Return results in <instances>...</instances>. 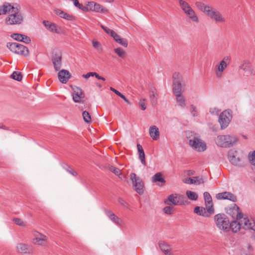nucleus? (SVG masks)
<instances>
[{
  "label": "nucleus",
  "mask_w": 255,
  "mask_h": 255,
  "mask_svg": "<svg viewBox=\"0 0 255 255\" xmlns=\"http://www.w3.org/2000/svg\"><path fill=\"white\" fill-rule=\"evenodd\" d=\"M8 13L5 22L7 25L20 24L23 21V15L17 7L8 2H4L0 5V15Z\"/></svg>",
  "instance_id": "obj_1"
},
{
  "label": "nucleus",
  "mask_w": 255,
  "mask_h": 255,
  "mask_svg": "<svg viewBox=\"0 0 255 255\" xmlns=\"http://www.w3.org/2000/svg\"><path fill=\"white\" fill-rule=\"evenodd\" d=\"M189 144L196 150L202 152L207 149L206 144L194 132L188 131L186 132Z\"/></svg>",
  "instance_id": "obj_2"
},
{
  "label": "nucleus",
  "mask_w": 255,
  "mask_h": 255,
  "mask_svg": "<svg viewBox=\"0 0 255 255\" xmlns=\"http://www.w3.org/2000/svg\"><path fill=\"white\" fill-rule=\"evenodd\" d=\"M164 203L169 206L185 205L188 202L185 197L178 194H172L164 201Z\"/></svg>",
  "instance_id": "obj_3"
},
{
  "label": "nucleus",
  "mask_w": 255,
  "mask_h": 255,
  "mask_svg": "<svg viewBox=\"0 0 255 255\" xmlns=\"http://www.w3.org/2000/svg\"><path fill=\"white\" fill-rule=\"evenodd\" d=\"M214 219L216 226L221 230L228 232L230 230V221L224 214H218L215 216Z\"/></svg>",
  "instance_id": "obj_4"
},
{
  "label": "nucleus",
  "mask_w": 255,
  "mask_h": 255,
  "mask_svg": "<svg viewBox=\"0 0 255 255\" xmlns=\"http://www.w3.org/2000/svg\"><path fill=\"white\" fill-rule=\"evenodd\" d=\"M172 89L174 94H181L182 92L183 79L182 75L178 72L173 74Z\"/></svg>",
  "instance_id": "obj_5"
},
{
  "label": "nucleus",
  "mask_w": 255,
  "mask_h": 255,
  "mask_svg": "<svg viewBox=\"0 0 255 255\" xmlns=\"http://www.w3.org/2000/svg\"><path fill=\"white\" fill-rule=\"evenodd\" d=\"M130 179L132 181V186L134 187L135 191L139 195H142L144 193V185L142 179L139 176H137L134 173H130Z\"/></svg>",
  "instance_id": "obj_6"
},
{
  "label": "nucleus",
  "mask_w": 255,
  "mask_h": 255,
  "mask_svg": "<svg viewBox=\"0 0 255 255\" xmlns=\"http://www.w3.org/2000/svg\"><path fill=\"white\" fill-rule=\"evenodd\" d=\"M7 47L11 51L24 56H26L29 54L27 47L18 43H8Z\"/></svg>",
  "instance_id": "obj_7"
},
{
  "label": "nucleus",
  "mask_w": 255,
  "mask_h": 255,
  "mask_svg": "<svg viewBox=\"0 0 255 255\" xmlns=\"http://www.w3.org/2000/svg\"><path fill=\"white\" fill-rule=\"evenodd\" d=\"M232 111L231 110L223 111L220 115L219 122L221 126V128L224 129L229 125L232 119Z\"/></svg>",
  "instance_id": "obj_8"
},
{
  "label": "nucleus",
  "mask_w": 255,
  "mask_h": 255,
  "mask_svg": "<svg viewBox=\"0 0 255 255\" xmlns=\"http://www.w3.org/2000/svg\"><path fill=\"white\" fill-rule=\"evenodd\" d=\"M206 15L217 23H223L226 21L225 17L222 14L212 6L210 7Z\"/></svg>",
  "instance_id": "obj_9"
},
{
  "label": "nucleus",
  "mask_w": 255,
  "mask_h": 255,
  "mask_svg": "<svg viewBox=\"0 0 255 255\" xmlns=\"http://www.w3.org/2000/svg\"><path fill=\"white\" fill-rule=\"evenodd\" d=\"M239 68L243 70L247 77L255 76V69L253 67L252 63L249 60H245L242 61Z\"/></svg>",
  "instance_id": "obj_10"
},
{
  "label": "nucleus",
  "mask_w": 255,
  "mask_h": 255,
  "mask_svg": "<svg viewBox=\"0 0 255 255\" xmlns=\"http://www.w3.org/2000/svg\"><path fill=\"white\" fill-rule=\"evenodd\" d=\"M237 153L236 150H230L228 154V159L233 165L240 167H243L244 166V162L241 158L236 157Z\"/></svg>",
  "instance_id": "obj_11"
},
{
  "label": "nucleus",
  "mask_w": 255,
  "mask_h": 255,
  "mask_svg": "<svg viewBox=\"0 0 255 255\" xmlns=\"http://www.w3.org/2000/svg\"><path fill=\"white\" fill-rule=\"evenodd\" d=\"M86 5L88 7V11H92L100 13H107L108 10L102 5L94 1H88Z\"/></svg>",
  "instance_id": "obj_12"
},
{
  "label": "nucleus",
  "mask_w": 255,
  "mask_h": 255,
  "mask_svg": "<svg viewBox=\"0 0 255 255\" xmlns=\"http://www.w3.org/2000/svg\"><path fill=\"white\" fill-rule=\"evenodd\" d=\"M242 224L243 225V228L245 229L251 230L254 231V233L252 235L251 238L255 239V222L252 218L249 219V218H244L242 221H241Z\"/></svg>",
  "instance_id": "obj_13"
},
{
  "label": "nucleus",
  "mask_w": 255,
  "mask_h": 255,
  "mask_svg": "<svg viewBox=\"0 0 255 255\" xmlns=\"http://www.w3.org/2000/svg\"><path fill=\"white\" fill-rule=\"evenodd\" d=\"M204 198L207 208V211L209 214H213L214 213L212 199L211 196L208 192L204 193Z\"/></svg>",
  "instance_id": "obj_14"
},
{
  "label": "nucleus",
  "mask_w": 255,
  "mask_h": 255,
  "mask_svg": "<svg viewBox=\"0 0 255 255\" xmlns=\"http://www.w3.org/2000/svg\"><path fill=\"white\" fill-rule=\"evenodd\" d=\"M104 211L105 214L109 217L110 220H111L116 225L121 227L124 224L123 220L116 216L111 210L105 209Z\"/></svg>",
  "instance_id": "obj_15"
},
{
  "label": "nucleus",
  "mask_w": 255,
  "mask_h": 255,
  "mask_svg": "<svg viewBox=\"0 0 255 255\" xmlns=\"http://www.w3.org/2000/svg\"><path fill=\"white\" fill-rule=\"evenodd\" d=\"M228 213L233 218H235L237 220L241 219L243 217V213L240 211V208L236 204H234L229 209Z\"/></svg>",
  "instance_id": "obj_16"
},
{
  "label": "nucleus",
  "mask_w": 255,
  "mask_h": 255,
  "mask_svg": "<svg viewBox=\"0 0 255 255\" xmlns=\"http://www.w3.org/2000/svg\"><path fill=\"white\" fill-rule=\"evenodd\" d=\"M216 198L219 200H229L234 202L237 201V197L229 192L219 193L216 195Z\"/></svg>",
  "instance_id": "obj_17"
},
{
  "label": "nucleus",
  "mask_w": 255,
  "mask_h": 255,
  "mask_svg": "<svg viewBox=\"0 0 255 255\" xmlns=\"http://www.w3.org/2000/svg\"><path fill=\"white\" fill-rule=\"evenodd\" d=\"M73 91V100L75 103H79L81 101V99L85 97L81 89L77 86H74L72 88Z\"/></svg>",
  "instance_id": "obj_18"
},
{
  "label": "nucleus",
  "mask_w": 255,
  "mask_h": 255,
  "mask_svg": "<svg viewBox=\"0 0 255 255\" xmlns=\"http://www.w3.org/2000/svg\"><path fill=\"white\" fill-rule=\"evenodd\" d=\"M58 76L59 81L62 83L65 84L71 78V75L68 71L63 69L59 72Z\"/></svg>",
  "instance_id": "obj_19"
},
{
  "label": "nucleus",
  "mask_w": 255,
  "mask_h": 255,
  "mask_svg": "<svg viewBox=\"0 0 255 255\" xmlns=\"http://www.w3.org/2000/svg\"><path fill=\"white\" fill-rule=\"evenodd\" d=\"M185 183L187 184H194L199 185L204 182V180L202 177L196 176L194 177L193 178H188L185 179Z\"/></svg>",
  "instance_id": "obj_20"
},
{
  "label": "nucleus",
  "mask_w": 255,
  "mask_h": 255,
  "mask_svg": "<svg viewBox=\"0 0 255 255\" xmlns=\"http://www.w3.org/2000/svg\"><path fill=\"white\" fill-rule=\"evenodd\" d=\"M61 56L55 55L52 59L54 69L56 71H59L61 67Z\"/></svg>",
  "instance_id": "obj_21"
},
{
  "label": "nucleus",
  "mask_w": 255,
  "mask_h": 255,
  "mask_svg": "<svg viewBox=\"0 0 255 255\" xmlns=\"http://www.w3.org/2000/svg\"><path fill=\"white\" fill-rule=\"evenodd\" d=\"M238 139L236 136L226 135V148L233 146L237 142Z\"/></svg>",
  "instance_id": "obj_22"
},
{
  "label": "nucleus",
  "mask_w": 255,
  "mask_h": 255,
  "mask_svg": "<svg viewBox=\"0 0 255 255\" xmlns=\"http://www.w3.org/2000/svg\"><path fill=\"white\" fill-rule=\"evenodd\" d=\"M55 11V13L61 18L68 20H74L75 19V17L73 15L69 14L61 9H56Z\"/></svg>",
  "instance_id": "obj_23"
},
{
  "label": "nucleus",
  "mask_w": 255,
  "mask_h": 255,
  "mask_svg": "<svg viewBox=\"0 0 255 255\" xmlns=\"http://www.w3.org/2000/svg\"><path fill=\"white\" fill-rule=\"evenodd\" d=\"M149 135L154 140L159 138V131L158 128L155 126H152L149 128Z\"/></svg>",
  "instance_id": "obj_24"
},
{
  "label": "nucleus",
  "mask_w": 255,
  "mask_h": 255,
  "mask_svg": "<svg viewBox=\"0 0 255 255\" xmlns=\"http://www.w3.org/2000/svg\"><path fill=\"white\" fill-rule=\"evenodd\" d=\"M158 246L160 250L164 253L165 255H172L170 252V247L164 241H159Z\"/></svg>",
  "instance_id": "obj_25"
},
{
  "label": "nucleus",
  "mask_w": 255,
  "mask_h": 255,
  "mask_svg": "<svg viewBox=\"0 0 255 255\" xmlns=\"http://www.w3.org/2000/svg\"><path fill=\"white\" fill-rule=\"evenodd\" d=\"M43 23L48 30L56 33H59L56 24L46 20H44Z\"/></svg>",
  "instance_id": "obj_26"
},
{
  "label": "nucleus",
  "mask_w": 255,
  "mask_h": 255,
  "mask_svg": "<svg viewBox=\"0 0 255 255\" xmlns=\"http://www.w3.org/2000/svg\"><path fill=\"white\" fill-rule=\"evenodd\" d=\"M194 212L197 215L203 217H208L210 214L204 207L196 206L194 209Z\"/></svg>",
  "instance_id": "obj_27"
},
{
  "label": "nucleus",
  "mask_w": 255,
  "mask_h": 255,
  "mask_svg": "<svg viewBox=\"0 0 255 255\" xmlns=\"http://www.w3.org/2000/svg\"><path fill=\"white\" fill-rule=\"evenodd\" d=\"M184 12L193 21L196 22L197 23L199 22L198 17L195 14L194 10L191 7Z\"/></svg>",
  "instance_id": "obj_28"
},
{
  "label": "nucleus",
  "mask_w": 255,
  "mask_h": 255,
  "mask_svg": "<svg viewBox=\"0 0 255 255\" xmlns=\"http://www.w3.org/2000/svg\"><path fill=\"white\" fill-rule=\"evenodd\" d=\"M136 146L138 153L139 159L140 160L141 163L145 166L146 165V161L145 160V154L143 149L140 144H137Z\"/></svg>",
  "instance_id": "obj_29"
},
{
  "label": "nucleus",
  "mask_w": 255,
  "mask_h": 255,
  "mask_svg": "<svg viewBox=\"0 0 255 255\" xmlns=\"http://www.w3.org/2000/svg\"><path fill=\"white\" fill-rule=\"evenodd\" d=\"M17 252L21 254L29 253V246L25 244H18L16 246Z\"/></svg>",
  "instance_id": "obj_30"
},
{
  "label": "nucleus",
  "mask_w": 255,
  "mask_h": 255,
  "mask_svg": "<svg viewBox=\"0 0 255 255\" xmlns=\"http://www.w3.org/2000/svg\"><path fill=\"white\" fill-rule=\"evenodd\" d=\"M226 135H220L217 136L215 139V142L217 146L226 148Z\"/></svg>",
  "instance_id": "obj_31"
},
{
  "label": "nucleus",
  "mask_w": 255,
  "mask_h": 255,
  "mask_svg": "<svg viewBox=\"0 0 255 255\" xmlns=\"http://www.w3.org/2000/svg\"><path fill=\"white\" fill-rule=\"evenodd\" d=\"M151 181L153 183L159 182L162 183L163 184H165V183L166 182L165 180L162 177V173L160 172H158L155 174L151 177Z\"/></svg>",
  "instance_id": "obj_32"
},
{
  "label": "nucleus",
  "mask_w": 255,
  "mask_h": 255,
  "mask_svg": "<svg viewBox=\"0 0 255 255\" xmlns=\"http://www.w3.org/2000/svg\"><path fill=\"white\" fill-rule=\"evenodd\" d=\"M195 5L199 10L204 12L206 14L211 6L209 5H205L204 3L200 1H197L195 3Z\"/></svg>",
  "instance_id": "obj_33"
},
{
  "label": "nucleus",
  "mask_w": 255,
  "mask_h": 255,
  "mask_svg": "<svg viewBox=\"0 0 255 255\" xmlns=\"http://www.w3.org/2000/svg\"><path fill=\"white\" fill-rule=\"evenodd\" d=\"M230 229L232 230L233 232L236 233L241 229V226L243 225L237 221H234L230 222Z\"/></svg>",
  "instance_id": "obj_34"
},
{
  "label": "nucleus",
  "mask_w": 255,
  "mask_h": 255,
  "mask_svg": "<svg viewBox=\"0 0 255 255\" xmlns=\"http://www.w3.org/2000/svg\"><path fill=\"white\" fill-rule=\"evenodd\" d=\"M155 89L152 88L150 89V92L151 93L149 95V98L151 102V104L152 106H155L157 104V99L155 98Z\"/></svg>",
  "instance_id": "obj_35"
},
{
  "label": "nucleus",
  "mask_w": 255,
  "mask_h": 255,
  "mask_svg": "<svg viewBox=\"0 0 255 255\" xmlns=\"http://www.w3.org/2000/svg\"><path fill=\"white\" fill-rule=\"evenodd\" d=\"M227 66V64L224 61H221L218 67V71L216 72V75L218 77L221 76L222 73L224 71Z\"/></svg>",
  "instance_id": "obj_36"
},
{
  "label": "nucleus",
  "mask_w": 255,
  "mask_h": 255,
  "mask_svg": "<svg viewBox=\"0 0 255 255\" xmlns=\"http://www.w3.org/2000/svg\"><path fill=\"white\" fill-rule=\"evenodd\" d=\"M46 237L41 234H39V236L34 239V243L38 245H42L46 240Z\"/></svg>",
  "instance_id": "obj_37"
},
{
  "label": "nucleus",
  "mask_w": 255,
  "mask_h": 255,
  "mask_svg": "<svg viewBox=\"0 0 255 255\" xmlns=\"http://www.w3.org/2000/svg\"><path fill=\"white\" fill-rule=\"evenodd\" d=\"M62 167L63 168L69 173L71 174L72 175L76 177L78 175V174L76 171H75L69 165L66 164V163H63L62 164Z\"/></svg>",
  "instance_id": "obj_38"
},
{
  "label": "nucleus",
  "mask_w": 255,
  "mask_h": 255,
  "mask_svg": "<svg viewBox=\"0 0 255 255\" xmlns=\"http://www.w3.org/2000/svg\"><path fill=\"white\" fill-rule=\"evenodd\" d=\"M176 97V101L178 103L179 106L181 108H184L186 106L185 100L184 97L181 94H177L175 95Z\"/></svg>",
  "instance_id": "obj_39"
},
{
  "label": "nucleus",
  "mask_w": 255,
  "mask_h": 255,
  "mask_svg": "<svg viewBox=\"0 0 255 255\" xmlns=\"http://www.w3.org/2000/svg\"><path fill=\"white\" fill-rule=\"evenodd\" d=\"M179 3L181 9L184 12L191 8V6L189 5L188 3L183 0H179Z\"/></svg>",
  "instance_id": "obj_40"
},
{
  "label": "nucleus",
  "mask_w": 255,
  "mask_h": 255,
  "mask_svg": "<svg viewBox=\"0 0 255 255\" xmlns=\"http://www.w3.org/2000/svg\"><path fill=\"white\" fill-rule=\"evenodd\" d=\"M186 195L187 197L191 200L195 201L198 199L197 194L195 192H192L191 191H187Z\"/></svg>",
  "instance_id": "obj_41"
},
{
  "label": "nucleus",
  "mask_w": 255,
  "mask_h": 255,
  "mask_svg": "<svg viewBox=\"0 0 255 255\" xmlns=\"http://www.w3.org/2000/svg\"><path fill=\"white\" fill-rule=\"evenodd\" d=\"M115 53L121 58H124L126 55V53L122 48H117L114 49Z\"/></svg>",
  "instance_id": "obj_42"
},
{
  "label": "nucleus",
  "mask_w": 255,
  "mask_h": 255,
  "mask_svg": "<svg viewBox=\"0 0 255 255\" xmlns=\"http://www.w3.org/2000/svg\"><path fill=\"white\" fill-rule=\"evenodd\" d=\"M108 169L111 172L114 173L116 175H117L118 176H120L122 174V172L121 170L114 166H110L109 167Z\"/></svg>",
  "instance_id": "obj_43"
},
{
  "label": "nucleus",
  "mask_w": 255,
  "mask_h": 255,
  "mask_svg": "<svg viewBox=\"0 0 255 255\" xmlns=\"http://www.w3.org/2000/svg\"><path fill=\"white\" fill-rule=\"evenodd\" d=\"M11 77L15 80L20 81L22 80V76L20 73L14 71L11 75Z\"/></svg>",
  "instance_id": "obj_44"
},
{
  "label": "nucleus",
  "mask_w": 255,
  "mask_h": 255,
  "mask_svg": "<svg viewBox=\"0 0 255 255\" xmlns=\"http://www.w3.org/2000/svg\"><path fill=\"white\" fill-rule=\"evenodd\" d=\"M82 116H83V119L86 123H89L91 122V116L88 112H87L86 111H84L82 113Z\"/></svg>",
  "instance_id": "obj_45"
},
{
  "label": "nucleus",
  "mask_w": 255,
  "mask_h": 255,
  "mask_svg": "<svg viewBox=\"0 0 255 255\" xmlns=\"http://www.w3.org/2000/svg\"><path fill=\"white\" fill-rule=\"evenodd\" d=\"M11 37L16 41L21 42L23 36V34L20 33H13L11 35Z\"/></svg>",
  "instance_id": "obj_46"
},
{
  "label": "nucleus",
  "mask_w": 255,
  "mask_h": 255,
  "mask_svg": "<svg viewBox=\"0 0 255 255\" xmlns=\"http://www.w3.org/2000/svg\"><path fill=\"white\" fill-rule=\"evenodd\" d=\"M118 202L126 209H129V204L122 198H119L118 199Z\"/></svg>",
  "instance_id": "obj_47"
},
{
  "label": "nucleus",
  "mask_w": 255,
  "mask_h": 255,
  "mask_svg": "<svg viewBox=\"0 0 255 255\" xmlns=\"http://www.w3.org/2000/svg\"><path fill=\"white\" fill-rule=\"evenodd\" d=\"M164 212L167 214H171L173 212V208L171 206H167L165 207L163 209Z\"/></svg>",
  "instance_id": "obj_48"
},
{
  "label": "nucleus",
  "mask_w": 255,
  "mask_h": 255,
  "mask_svg": "<svg viewBox=\"0 0 255 255\" xmlns=\"http://www.w3.org/2000/svg\"><path fill=\"white\" fill-rule=\"evenodd\" d=\"M117 42L126 47H127L128 45L127 40L125 39H123L121 38L118 39V41Z\"/></svg>",
  "instance_id": "obj_49"
},
{
  "label": "nucleus",
  "mask_w": 255,
  "mask_h": 255,
  "mask_svg": "<svg viewBox=\"0 0 255 255\" xmlns=\"http://www.w3.org/2000/svg\"><path fill=\"white\" fill-rule=\"evenodd\" d=\"M13 221L15 224H16V225H17L18 226H20L21 227L25 226V224L24 223V222L22 221V220H21L19 218H14L13 219Z\"/></svg>",
  "instance_id": "obj_50"
},
{
  "label": "nucleus",
  "mask_w": 255,
  "mask_h": 255,
  "mask_svg": "<svg viewBox=\"0 0 255 255\" xmlns=\"http://www.w3.org/2000/svg\"><path fill=\"white\" fill-rule=\"evenodd\" d=\"M101 27L102 28V29L108 34H110V35L113 33V32L114 31L111 29H110L103 25H101Z\"/></svg>",
  "instance_id": "obj_51"
},
{
  "label": "nucleus",
  "mask_w": 255,
  "mask_h": 255,
  "mask_svg": "<svg viewBox=\"0 0 255 255\" xmlns=\"http://www.w3.org/2000/svg\"><path fill=\"white\" fill-rule=\"evenodd\" d=\"M23 38H22L21 42H23L26 44H29L31 42L30 38L28 36L24 34H23Z\"/></svg>",
  "instance_id": "obj_52"
},
{
  "label": "nucleus",
  "mask_w": 255,
  "mask_h": 255,
  "mask_svg": "<svg viewBox=\"0 0 255 255\" xmlns=\"http://www.w3.org/2000/svg\"><path fill=\"white\" fill-rule=\"evenodd\" d=\"M145 100V99H143L142 100H140L139 102V104L140 105V107H141V109L142 110H145L146 108L145 106V103H144Z\"/></svg>",
  "instance_id": "obj_53"
},
{
  "label": "nucleus",
  "mask_w": 255,
  "mask_h": 255,
  "mask_svg": "<svg viewBox=\"0 0 255 255\" xmlns=\"http://www.w3.org/2000/svg\"><path fill=\"white\" fill-rule=\"evenodd\" d=\"M77 7L84 12L88 11V7L87 5L85 6L80 3Z\"/></svg>",
  "instance_id": "obj_54"
},
{
  "label": "nucleus",
  "mask_w": 255,
  "mask_h": 255,
  "mask_svg": "<svg viewBox=\"0 0 255 255\" xmlns=\"http://www.w3.org/2000/svg\"><path fill=\"white\" fill-rule=\"evenodd\" d=\"M196 111V107L192 105L191 106V113L193 117H195L197 116V115L195 114Z\"/></svg>",
  "instance_id": "obj_55"
},
{
  "label": "nucleus",
  "mask_w": 255,
  "mask_h": 255,
  "mask_svg": "<svg viewBox=\"0 0 255 255\" xmlns=\"http://www.w3.org/2000/svg\"><path fill=\"white\" fill-rule=\"evenodd\" d=\"M111 36L114 38V39L116 42L118 41V39H120L121 38L120 36L119 35H118L115 31L113 32Z\"/></svg>",
  "instance_id": "obj_56"
},
{
  "label": "nucleus",
  "mask_w": 255,
  "mask_h": 255,
  "mask_svg": "<svg viewBox=\"0 0 255 255\" xmlns=\"http://www.w3.org/2000/svg\"><path fill=\"white\" fill-rule=\"evenodd\" d=\"M231 58L229 56H225L221 61H224L226 63H229L231 61Z\"/></svg>",
  "instance_id": "obj_57"
},
{
  "label": "nucleus",
  "mask_w": 255,
  "mask_h": 255,
  "mask_svg": "<svg viewBox=\"0 0 255 255\" xmlns=\"http://www.w3.org/2000/svg\"><path fill=\"white\" fill-rule=\"evenodd\" d=\"M94 72H89L86 74H83L82 77L85 79H88L91 76H94Z\"/></svg>",
  "instance_id": "obj_58"
},
{
  "label": "nucleus",
  "mask_w": 255,
  "mask_h": 255,
  "mask_svg": "<svg viewBox=\"0 0 255 255\" xmlns=\"http://www.w3.org/2000/svg\"><path fill=\"white\" fill-rule=\"evenodd\" d=\"M94 76H95L96 78L99 80H102V81H104L106 80L105 78L103 77L100 76L98 73L94 72Z\"/></svg>",
  "instance_id": "obj_59"
},
{
  "label": "nucleus",
  "mask_w": 255,
  "mask_h": 255,
  "mask_svg": "<svg viewBox=\"0 0 255 255\" xmlns=\"http://www.w3.org/2000/svg\"><path fill=\"white\" fill-rule=\"evenodd\" d=\"M110 90L114 92L117 95L119 96V97L121 96V95H122L121 93H120L119 91H118V90H117L116 89L113 87L110 88Z\"/></svg>",
  "instance_id": "obj_60"
},
{
  "label": "nucleus",
  "mask_w": 255,
  "mask_h": 255,
  "mask_svg": "<svg viewBox=\"0 0 255 255\" xmlns=\"http://www.w3.org/2000/svg\"><path fill=\"white\" fill-rule=\"evenodd\" d=\"M92 45H93V46L95 48H98L100 44H99V42H98L97 41H95V40H93L92 41Z\"/></svg>",
  "instance_id": "obj_61"
},
{
  "label": "nucleus",
  "mask_w": 255,
  "mask_h": 255,
  "mask_svg": "<svg viewBox=\"0 0 255 255\" xmlns=\"http://www.w3.org/2000/svg\"><path fill=\"white\" fill-rule=\"evenodd\" d=\"M120 97L122 99H123L125 101V102H126L128 104H130L129 101L123 94H122V95Z\"/></svg>",
  "instance_id": "obj_62"
},
{
  "label": "nucleus",
  "mask_w": 255,
  "mask_h": 255,
  "mask_svg": "<svg viewBox=\"0 0 255 255\" xmlns=\"http://www.w3.org/2000/svg\"><path fill=\"white\" fill-rule=\"evenodd\" d=\"M71 0L73 1L74 5L76 7H77L78 6H79V4L80 3L79 2V1L78 0Z\"/></svg>",
  "instance_id": "obj_63"
},
{
  "label": "nucleus",
  "mask_w": 255,
  "mask_h": 255,
  "mask_svg": "<svg viewBox=\"0 0 255 255\" xmlns=\"http://www.w3.org/2000/svg\"><path fill=\"white\" fill-rule=\"evenodd\" d=\"M248 249L250 251H253V248H252V246L251 245H248Z\"/></svg>",
  "instance_id": "obj_64"
}]
</instances>
